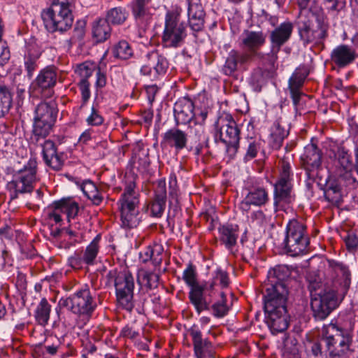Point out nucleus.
<instances>
[{"instance_id":"nucleus-25","label":"nucleus","mask_w":358,"mask_h":358,"mask_svg":"<svg viewBox=\"0 0 358 358\" xmlns=\"http://www.w3.org/2000/svg\"><path fill=\"white\" fill-rule=\"evenodd\" d=\"M187 142V136L185 131L172 128L164 134L161 144L173 148L176 152H179L186 147Z\"/></svg>"},{"instance_id":"nucleus-50","label":"nucleus","mask_w":358,"mask_h":358,"mask_svg":"<svg viewBox=\"0 0 358 358\" xmlns=\"http://www.w3.org/2000/svg\"><path fill=\"white\" fill-rule=\"evenodd\" d=\"M63 213L60 206L57 205V201H55L52 204V208H50L46 212V217L50 224H57L62 222V214Z\"/></svg>"},{"instance_id":"nucleus-6","label":"nucleus","mask_w":358,"mask_h":358,"mask_svg":"<svg viewBox=\"0 0 358 358\" xmlns=\"http://www.w3.org/2000/svg\"><path fill=\"white\" fill-rule=\"evenodd\" d=\"M60 308H65L83 320L88 321L96 308V303L90 287L85 285L69 297L61 298Z\"/></svg>"},{"instance_id":"nucleus-32","label":"nucleus","mask_w":358,"mask_h":358,"mask_svg":"<svg viewBox=\"0 0 358 358\" xmlns=\"http://www.w3.org/2000/svg\"><path fill=\"white\" fill-rule=\"evenodd\" d=\"M163 246L160 244H153L148 245L144 250L140 252V259L145 263L151 261L155 266H159L163 259Z\"/></svg>"},{"instance_id":"nucleus-12","label":"nucleus","mask_w":358,"mask_h":358,"mask_svg":"<svg viewBox=\"0 0 358 358\" xmlns=\"http://www.w3.org/2000/svg\"><path fill=\"white\" fill-rule=\"evenodd\" d=\"M298 31L300 39L304 45L310 43L320 44L327 37L328 27L324 23L313 22L303 17L301 13L299 15Z\"/></svg>"},{"instance_id":"nucleus-64","label":"nucleus","mask_w":358,"mask_h":358,"mask_svg":"<svg viewBox=\"0 0 358 358\" xmlns=\"http://www.w3.org/2000/svg\"><path fill=\"white\" fill-rule=\"evenodd\" d=\"M282 358H301L296 346H294L289 350L287 345H285L282 352Z\"/></svg>"},{"instance_id":"nucleus-19","label":"nucleus","mask_w":358,"mask_h":358,"mask_svg":"<svg viewBox=\"0 0 358 358\" xmlns=\"http://www.w3.org/2000/svg\"><path fill=\"white\" fill-rule=\"evenodd\" d=\"M148 62L141 69V73L144 76H148L152 79H157L160 76L166 73L169 63L166 58L157 52H152L148 55Z\"/></svg>"},{"instance_id":"nucleus-20","label":"nucleus","mask_w":358,"mask_h":358,"mask_svg":"<svg viewBox=\"0 0 358 358\" xmlns=\"http://www.w3.org/2000/svg\"><path fill=\"white\" fill-rule=\"evenodd\" d=\"M58 72L55 66H48L42 69L32 83L34 90L41 93L52 89L57 81Z\"/></svg>"},{"instance_id":"nucleus-29","label":"nucleus","mask_w":358,"mask_h":358,"mask_svg":"<svg viewBox=\"0 0 358 358\" xmlns=\"http://www.w3.org/2000/svg\"><path fill=\"white\" fill-rule=\"evenodd\" d=\"M205 12L201 4L189 3L188 23L193 31H200L204 26Z\"/></svg>"},{"instance_id":"nucleus-63","label":"nucleus","mask_w":358,"mask_h":358,"mask_svg":"<svg viewBox=\"0 0 358 358\" xmlns=\"http://www.w3.org/2000/svg\"><path fill=\"white\" fill-rule=\"evenodd\" d=\"M10 58V51L4 42L0 41V64H3Z\"/></svg>"},{"instance_id":"nucleus-48","label":"nucleus","mask_w":358,"mask_h":358,"mask_svg":"<svg viewBox=\"0 0 358 358\" xmlns=\"http://www.w3.org/2000/svg\"><path fill=\"white\" fill-rule=\"evenodd\" d=\"M236 50H231L225 62L222 71L225 75L230 76L237 69L238 61Z\"/></svg>"},{"instance_id":"nucleus-58","label":"nucleus","mask_w":358,"mask_h":358,"mask_svg":"<svg viewBox=\"0 0 358 358\" xmlns=\"http://www.w3.org/2000/svg\"><path fill=\"white\" fill-rule=\"evenodd\" d=\"M91 202L96 206H99L103 200V192L96 186L94 190L87 197Z\"/></svg>"},{"instance_id":"nucleus-9","label":"nucleus","mask_w":358,"mask_h":358,"mask_svg":"<svg viewBox=\"0 0 358 358\" xmlns=\"http://www.w3.org/2000/svg\"><path fill=\"white\" fill-rule=\"evenodd\" d=\"M283 245L285 252L292 257L299 256L306 251L309 236L302 220L292 219L288 222Z\"/></svg>"},{"instance_id":"nucleus-14","label":"nucleus","mask_w":358,"mask_h":358,"mask_svg":"<svg viewBox=\"0 0 358 358\" xmlns=\"http://www.w3.org/2000/svg\"><path fill=\"white\" fill-rule=\"evenodd\" d=\"M288 290L286 285L266 286L264 294V308L265 313H278L282 314L287 310Z\"/></svg>"},{"instance_id":"nucleus-47","label":"nucleus","mask_w":358,"mask_h":358,"mask_svg":"<svg viewBox=\"0 0 358 358\" xmlns=\"http://www.w3.org/2000/svg\"><path fill=\"white\" fill-rule=\"evenodd\" d=\"M221 301L213 303L211 306V309L213 310V314L216 317H223L225 316L228 311L229 308L226 304V296L224 292L221 293ZM210 306L209 307L210 310Z\"/></svg>"},{"instance_id":"nucleus-30","label":"nucleus","mask_w":358,"mask_h":358,"mask_svg":"<svg viewBox=\"0 0 358 358\" xmlns=\"http://www.w3.org/2000/svg\"><path fill=\"white\" fill-rule=\"evenodd\" d=\"M34 120L49 122L55 123L57 115V109L55 103L41 102L35 109Z\"/></svg>"},{"instance_id":"nucleus-27","label":"nucleus","mask_w":358,"mask_h":358,"mask_svg":"<svg viewBox=\"0 0 358 358\" xmlns=\"http://www.w3.org/2000/svg\"><path fill=\"white\" fill-rule=\"evenodd\" d=\"M194 104L189 99L179 100L175 103L174 117L176 124H185L193 121Z\"/></svg>"},{"instance_id":"nucleus-8","label":"nucleus","mask_w":358,"mask_h":358,"mask_svg":"<svg viewBox=\"0 0 358 358\" xmlns=\"http://www.w3.org/2000/svg\"><path fill=\"white\" fill-rule=\"evenodd\" d=\"M322 341L330 357H343L350 350L352 336L347 330L329 324L322 328Z\"/></svg>"},{"instance_id":"nucleus-53","label":"nucleus","mask_w":358,"mask_h":358,"mask_svg":"<svg viewBox=\"0 0 358 358\" xmlns=\"http://www.w3.org/2000/svg\"><path fill=\"white\" fill-rule=\"evenodd\" d=\"M261 143L256 140L250 139L248 141V148L244 156V161L248 162L255 158L260 150Z\"/></svg>"},{"instance_id":"nucleus-35","label":"nucleus","mask_w":358,"mask_h":358,"mask_svg":"<svg viewBox=\"0 0 358 358\" xmlns=\"http://www.w3.org/2000/svg\"><path fill=\"white\" fill-rule=\"evenodd\" d=\"M101 235L98 234L86 247L83 256L85 264L87 266L94 265L100 251Z\"/></svg>"},{"instance_id":"nucleus-7","label":"nucleus","mask_w":358,"mask_h":358,"mask_svg":"<svg viewBox=\"0 0 358 358\" xmlns=\"http://www.w3.org/2000/svg\"><path fill=\"white\" fill-rule=\"evenodd\" d=\"M215 138L219 139L226 146V151L230 157H234L239 148L240 131L233 117L222 112L214 124Z\"/></svg>"},{"instance_id":"nucleus-49","label":"nucleus","mask_w":358,"mask_h":358,"mask_svg":"<svg viewBox=\"0 0 358 358\" xmlns=\"http://www.w3.org/2000/svg\"><path fill=\"white\" fill-rule=\"evenodd\" d=\"M190 134L194 136L195 143L205 139L204 125L202 122L193 120L189 123Z\"/></svg>"},{"instance_id":"nucleus-54","label":"nucleus","mask_w":358,"mask_h":358,"mask_svg":"<svg viewBox=\"0 0 358 358\" xmlns=\"http://www.w3.org/2000/svg\"><path fill=\"white\" fill-rule=\"evenodd\" d=\"M166 201L155 199L150 205V212L152 216L160 217L165 209Z\"/></svg>"},{"instance_id":"nucleus-56","label":"nucleus","mask_w":358,"mask_h":358,"mask_svg":"<svg viewBox=\"0 0 358 358\" xmlns=\"http://www.w3.org/2000/svg\"><path fill=\"white\" fill-rule=\"evenodd\" d=\"M43 158H48L49 156H52L57 152V148L55 143L51 140H45L41 144Z\"/></svg>"},{"instance_id":"nucleus-60","label":"nucleus","mask_w":358,"mask_h":358,"mask_svg":"<svg viewBox=\"0 0 358 358\" xmlns=\"http://www.w3.org/2000/svg\"><path fill=\"white\" fill-rule=\"evenodd\" d=\"M346 247L349 250H354L358 246V237L353 233H349L343 237Z\"/></svg>"},{"instance_id":"nucleus-23","label":"nucleus","mask_w":358,"mask_h":358,"mask_svg":"<svg viewBox=\"0 0 358 358\" xmlns=\"http://www.w3.org/2000/svg\"><path fill=\"white\" fill-rule=\"evenodd\" d=\"M42 54L41 47L36 43H29L25 47L24 66L29 78H31L34 73L38 67V60Z\"/></svg>"},{"instance_id":"nucleus-61","label":"nucleus","mask_w":358,"mask_h":358,"mask_svg":"<svg viewBox=\"0 0 358 358\" xmlns=\"http://www.w3.org/2000/svg\"><path fill=\"white\" fill-rule=\"evenodd\" d=\"M159 200L166 201V188L164 180H159L155 189V198Z\"/></svg>"},{"instance_id":"nucleus-55","label":"nucleus","mask_w":358,"mask_h":358,"mask_svg":"<svg viewBox=\"0 0 358 358\" xmlns=\"http://www.w3.org/2000/svg\"><path fill=\"white\" fill-rule=\"evenodd\" d=\"M90 83L88 80H80L78 83V87L81 92V98L83 101V105L85 104L90 98L91 92L90 89Z\"/></svg>"},{"instance_id":"nucleus-42","label":"nucleus","mask_w":358,"mask_h":358,"mask_svg":"<svg viewBox=\"0 0 358 358\" xmlns=\"http://www.w3.org/2000/svg\"><path fill=\"white\" fill-rule=\"evenodd\" d=\"M288 131L282 128L280 124H274L271 133V145L273 149L278 150L281 148L284 139L287 137Z\"/></svg>"},{"instance_id":"nucleus-34","label":"nucleus","mask_w":358,"mask_h":358,"mask_svg":"<svg viewBox=\"0 0 358 358\" xmlns=\"http://www.w3.org/2000/svg\"><path fill=\"white\" fill-rule=\"evenodd\" d=\"M289 271L285 266H277L268 272V282L265 286L285 285L284 281L289 277Z\"/></svg>"},{"instance_id":"nucleus-15","label":"nucleus","mask_w":358,"mask_h":358,"mask_svg":"<svg viewBox=\"0 0 358 358\" xmlns=\"http://www.w3.org/2000/svg\"><path fill=\"white\" fill-rule=\"evenodd\" d=\"M291 179V166L289 162L282 161L280 178L274 185V205L290 203L294 200Z\"/></svg>"},{"instance_id":"nucleus-22","label":"nucleus","mask_w":358,"mask_h":358,"mask_svg":"<svg viewBox=\"0 0 358 358\" xmlns=\"http://www.w3.org/2000/svg\"><path fill=\"white\" fill-rule=\"evenodd\" d=\"M308 76V71L304 67L297 68L292 73L288 81V88L289 90L293 103L296 106L303 93L301 91L305 79Z\"/></svg>"},{"instance_id":"nucleus-37","label":"nucleus","mask_w":358,"mask_h":358,"mask_svg":"<svg viewBox=\"0 0 358 358\" xmlns=\"http://www.w3.org/2000/svg\"><path fill=\"white\" fill-rule=\"evenodd\" d=\"M50 312L51 305L45 298H43L34 311V317L37 323L45 326L48 323Z\"/></svg>"},{"instance_id":"nucleus-57","label":"nucleus","mask_w":358,"mask_h":358,"mask_svg":"<svg viewBox=\"0 0 358 358\" xmlns=\"http://www.w3.org/2000/svg\"><path fill=\"white\" fill-rule=\"evenodd\" d=\"M83 256L81 253L76 252L73 255L69 257L68 263L73 268H80L85 264Z\"/></svg>"},{"instance_id":"nucleus-13","label":"nucleus","mask_w":358,"mask_h":358,"mask_svg":"<svg viewBox=\"0 0 358 358\" xmlns=\"http://www.w3.org/2000/svg\"><path fill=\"white\" fill-rule=\"evenodd\" d=\"M37 162L36 158H30L23 168L14 175V179L10 182L11 188L15 189V196L17 194L32 192L34 185L37 181Z\"/></svg>"},{"instance_id":"nucleus-43","label":"nucleus","mask_w":358,"mask_h":358,"mask_svg":"<svg viewBox=\"0 0 358 358\" xmlns=\"http://www.w3.org/2000/svg\"><path fill=\"white\" fill-rule=\"evenodd\" d=\"M57 205L60 206L63 213L66 214L67 218H73L77 215L79 207L78 204L71 199H62L57 201Z\"/></svg>"},{"instance_id":"nucleus-41","label":"nucleus","mask_w":358,"mask_h":358,"mask_svg":"<svg viewBox=\"0 0 358 358\" xmlns=\"http://www.w3.org/2000/svg\"><path fill=\"white\" fill-rule=\"evenodd\" d=\"M113 54L116 58L127 60L133 56V50L128 42L121 41L114 46Z\"/></svg>"},{"instance_id":"nucleus-5","label":"nucleus","mask_w":358,"mask_h":358,"mask_svg":"<svg viewBox=\"0 0 358 358\" xmlns=\"http://www.w3.org/2000/svg\"><path fill=\"white\" fill-rule=\"evenodd\" d=\"M182 280L189 287L188 298L196 312L200 314L208 310L211 299L210 293H208V282L200 283L198 281L196 268L192 264H189L183 271Z\"/></svg>"},{"instance_id":"nucleus-24","label":"nucleus","mask_w":358,"mask_h":358,"mask_svg":"<svg viewBox=\"0 0 358 358\" xmlns=\"http://www.w3.org/2000/svg\"><path fill=\"white\" fill-rule=\"evenodd\" d=\"M293 28V24L289 21H286L271 32L270 41L273 50L276 49L278 52L281 46L290 38Z\"/></svg>"},{"instance_id":"nucleus-4","label":"nucleus","mask_w":358,"mask_h":358,"mask_svg":"<svg viewBox=\"0 0 358 358\" xmlns=\"http://www.w3.org/2000/svg\"><path fill=\"white\" fill-rule=\"evenodd\" d=\"M182 9L176 7L166 12L162 36L163 46L168 48L181 47L187 36V26L181 20Z\"/></svg>"},{"instance_id":"nucleus-11","label":"nucleus","mask_w":358,"mask_h":358,"mask_svg":"<svg viewBox=\"0 0 358 358\" xmlns=\"http://www.w3.org/2000/svg\"><path fill=\"white\" fill-rule=\"evenodd\" d=\"M41 17L46 29L51 33H64L71 27L73 17L71 9L48 8L43 10Z\"/></svg>"},{"instance_id":"nucleus-1","label":"nucleus","mask_w":358,"mask_h":358,"mask_svg":"<svg viewBox=\"0 0 358 358\" xmlns=\"http://www.w3.org/2000/svg\"><path fill=\"white\" fill-rule=\"evenodd\" d=\"M326 154L332 160L329 170L336 180V183L329 184L325 191V194L332 200L340 196L342 187L350 189L358 187V181L353 176V163L350 155L344 147L331 143L327 148Z\"/></svg>"},{"instance_id":"nucleus-52","label":"nucleus","mask_w":358,"mask_h":358,"mask_svg":"<svg viewBox=\"0 0 358 358\" xmlns=\"http://www.w3.org/2000/svg\"><path fill=\"white\" fill-rule=\"evenodd\" d=\"M43 160L47 166L55 171L61 170L64 163L62 154H58L57 152Z\"/></svg>"},{"instance_id":"nucleus-59","label":"nucleus","mask_w":358,"mask_h":358,"mask_svg":"<svg viewBox=\"0 0 358 358\" xmlns=\"http://www.w3.org/2000/svg\"><path fill=\"white\" fill-rule=\"evenodd\" d=\"M91 202L96 206H99L103 200V192L96 186L94 190L87 197Z\"/></svg>"},{"instance_id":"nucleus-38","label":"nucleus","mask_w":358,"mask_h":358,"mask_svg":"<svg viewBox=\"0 0 358 358\" xmlns=\"http://www.w3.org/2000/svg\"><path fill=\"white\" fill-rule=\"evenodd\" d=\"M55 123L34 120L33 136L36 141L46 138L51 132Z\"/></svg>"},{"instance_id":"nucleus-46","label":"nucleus","mask_w":358,"mask_h":358,"mask_svg":"<svg viewBox=\"0 0 358 358\" xmlns=\"http://www.w3.org/2000/svg\"><path fill=\"white\" fill-rule=\"evenodd\" d=\"M95 64L90 62H85L77 66L76 73L80 77V80H87L92 76L94 69Z\"/></svg>"},{"instance_id":"nucleus-40","label":"nucleus","mask_w":358,"mask_h":358,"mask_svg":"<svg viewBox=\"0 0 358 358\" xmlns=\"http://www.w3.org/2000/svg\"><path fill=\"white\" fill-rule=\"evenodd\" d=\"M12 101L13 97L10 90L4 85H0V117L8 113L12 106Z\"/></svg>"},{"instance_id":"nucleus-28","label":"nucleus","mask_w":358,"mask_h":358,"mask_svg":"<svg viewBox=\"0 0 358 358\" xmlns=\"http://www.w3.org/2000/svg\"><path fill=\"white\" fill-rule=\"evenodd\" d=\"M265 320L273 334L283 332L289 326L287 311L282 314L275 312L265 313Z\"/></svg>"},{"instance_id":"nucleus-21","label":"nucleus","mask_w":358,"mask_h":358,"mask_svg":"<svg viewBox=\"0 0 358 358\" xmlns=\"http://www.w3.org/2000/svg\"><path fill=\"white\" fill-rule=\"evenodd\" d=\"M357 57L356 50L351 46L342 44L336 46L331 52V61L338 68H345L352 64Z\"/></svg>"},{"instance_id":"nucleus-3","label":"nucleus","mask_w":358,"mask_h":358,"mask_svg":"<svg viewBox=\"0 0 358 358\" xmlns=\"http://www.w3.org/2000/svg\"><path fill=\"white\" fill-rule=\"evenodd\" d=\"M135 189L136 182L134 178H128L124 192L117 202L120 211L121 226L124 229L135 228L141 221L138 209V194Z\"/></svg>"},{"instance_id":"nucleus-51","label":"nucleus","mask_w":358,"mask_h":358,"mask_svg":"<svg viewBox=\"0 0 358 358\" xmlns=\"http://www.w3.org/2000/svg\"><path fill=\"white\" fill-rule=\"evenodd\" d=\"M87 125L91 127H99L103 124L104 117L101 114L100 111L94 107L92 106L91 113L85 120Z\"/></svg>"},{"instance_id":"nucleus-18","label":"nucleus","mask_w":358,"mask_h":358,"mask_svg":"<svg viewBox=\"0 0 358 358\" xmlns=\"http://www.w3.org/2000/svg\"><path fill=\"white\" fill-rule=\"evenodd\" d=\"M192 338L194 354L196 358H213L215 348L208 338H203L202 332L196 325H193L188 330Z\"/></svg>"},{"instance_id":"nucleus-44","label":"nucleus","mask_w":358,"mask_h":358,"mask_svg":"<svg viewBox=\"0 0 358 358\" xmlns=\"http://www.w3.org/2000/svg\"><path fill=\"white\" fill-rule=\"evenodd\" d=\"M219 282L222 287H226L228 286L229 280L228 274L226 271L221 268H217L213 275V282L208 283V292L211 295L215 284Z\"/></svg>"},{"instance_id":"nucleus-33","label":"nucleus","mask_w":358,"mask_h":358,"mask_svg":"<svg viewBox=\"0 0 358 358\" xmlns=\"http://www.w3.org/2000/svg\"><path fill=\"white\" fill-rule=\"evenodd\" d=\"M220 241L229 250L231 249L236 243L238 237V227L232 224H226L219 228Z\"/></svg>"},{"instance_id":"nucleus-45","label":"nucleus","mask_w":358,"mask_h":358,"mask_svg":"<svg viewBox=\"0 0 358 358\" xmlns=\"http://www.w3.org/2000/svg\"><path fill=\"white\" fill-rule=\"evenodd\" d=\"M138 280L149 288L156 287L159 281V275L153 272L141 271L138 273Z\"/></svg>"},{"instance_id":"nucleus-31","label":"nucleus","mask_w":358,"mask_h":358,"mask_svg":"<svg viewBox=\"0 0 358 358\" xmlns=\"http://www.w3.org/2000/svg\"><path fill=\"white\" fill-rule=\"evenodd\" d=\"M149 0H134L131 4L132 14L136 21L143 26L148 25L152 20V13L147 6Z\"/></svg>"},{"instance_id":"nucleus-62","label":"nucleus","mask_w":358,"mask_h":358,"mask_svg":"<svg viewBox=\"0 0 358 358\" xmlns=\"http://www.w3.org/2000/svg\"><path fill=\"white\" fill-rule=\"evenodd\" d=\"M328 266L335 271H341L344 275H348L349 274L347 267L341 263H338L334 260H328Z\"/></svg>"},{"instance_id":"nucleus-2","label":"nucleus","mask_w":358,"mask_h":358,"mask_svg":"<svg viewBox=\"0 0 358 358\" xmlns=\"http://www.w3.org/2000/svg\"><path fill=\"white\" fill-rule=\"evenodd\" d=\"M308 289L310 292V306L314 317L317 320L325 319L337 306L336 293L331 289L322 288L320 279L309 275L308 277Z\"/></svg>"},{"instance_id":"nucleus-10","label":"nucleus","mask_w":358,"mask_h":358,"mask_svg":"<svg viewBox=\"0 0 358 358\" xmlns=\"http://www.w3.org/2000/svg\"><path fill=\"white\" fill-rule=\"evenodd\" d=\"M108 276L113 280L117 302L121 308L131 311L134 306V278L127 271L117 272L111 271Z\"/></svg>"},{"instance_id":"nucleus-36","label":"nucleus","mask_w":358,"mask_h":358,"mask_svg":"<svg viewBox=\"0 0 358 358\" xmlns=\"http://www.w3.org/2000/svg\"><path fill=\"white\" fill-rule=\"evenodd\" d=\"M111 29L108 22L102 18L96 19L92 24V36L96 42L106 41L110 36Z\"/></svg>"},{"instance_id":"nucleus-16","label":"nucleus","mask_w":358,"mask_h":358,"mask_svg":"<svg viewBox=\"0 0 358 358\" xmlns=\"http://www.w3.org/2000/svg\"><path fill=\"white\" fill-rule=\"evenodd\" d=\"M301 167L309 178H313L322 168V152L315 143H309L304 147L300 157Z\"/></svg>"},{"instance_id":"nucleus-39","label":"nucleus","mask_w":358,"mask_h":358,"mask_svg":"<svg viewBox=\"0 0 358 358\" xmlns=\"http://www.w3.org/2000/svg\"><path fill=\"white\" fill-rule=\"evenodd\" d=\"M128 13L122 7H115L109 10L105 19L108 24H121L125 22Z\"/></svg>"},{"instance_id":"nucleus-26","label":"nucleus","mask_w":358,"mask_h":358,"mask_svg":"<svg viewBox=\"0 0 358 358\" xmlns=\"http://www.w3.org/2000/svg\"><path fill=\"white\" fill-rule=\"evenodd\" d=\"M266 36L262 31H245L243 34L242 44L254 55L260 57L258 50L265 43Z\"/></svg>"},{"instance_id":"nucleus-17","label":"nucleus","mask_w":358,"mask_h":358,"mask_svg":"<svg viewBox=\"0 0 358 358\" xmlns=\"http://www.w3.org/2000/svg\"><path fill=\"white\" fill-rule=\"evenodd\" d=\"M269 201L268 189L262 185H255L248 188V192L239 204L243 212L248 213L252 206L262 207Z\"/></svg>"}]
</instances>
